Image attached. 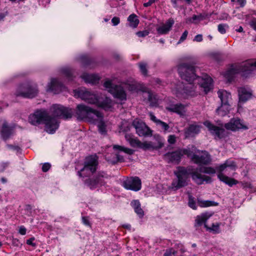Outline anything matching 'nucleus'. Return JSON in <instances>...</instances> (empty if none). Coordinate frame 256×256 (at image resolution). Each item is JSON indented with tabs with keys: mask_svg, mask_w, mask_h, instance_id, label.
Segmentation results:
<instances>
[{
	"mask_svg": "<svg viewBox=\"0 0 256 256\" xmlns=\"http://www.w3.org/2000/svg\"><path fill=\"white\" fill-rule=\"evenodd\" d=\"M73 113L72 108L55 104L50 107V112L44 109L36 110L29 116L28 121L34 126L44 124L46 132L52 134L59 127L60 122L56 118L68 120L72 118Z\"/></svg>",
	"mask_w": 256,
	"mask_h": 256,
	"instance_id": "nucleus-1",
	"label": "nucleus"
},
{
	"mask_svg": "<svg viewBox=\"0 0 256 256\" xmlns=\"http://www.w3.org/2000/svg\"><path fill=\"white\" fill-rule=\"evenodd\" d=\"M174 173L176 178L173 180L171 184V188L174 190L187 186L190 180V176L194 182L198 185L203 184L204 182L210 184L212 182L210 176L202 175L198 171H193L192 166H178Z\"/></svg>",
	"mask_w": 256,
	"mask_h": 256,
	"instance_id": "nucleus-2",
	"label": "nucleus"
},
{
	"mask_svg": "<svg viewBox=\"0 0 256 256\" xmlns=\"http://www.w3.org/2000/svg\"><path fill=\"white\" fill-rule=\"evenodd\" d=\"M236 166L234 161L230 160H228L218 166H217L216 168L212 167H202L198 169L200 172L212 174H214L217 171L218 177L219 180L228 184L230 186H232L238 184V182L234 178H229L222 174V172L226 170L227 168H230L232 170H235Z\"/></svg>",
	"mask_w": 256,
	"mask_h": 256,
	"instance_id": "nucleus-3",
	"label": "nucleus"
},
{
	"mask_svg": "<svg viewBox=\"0 0 256 256\" xmlns=\"http://www.w3.org/2000/svg\"><path fill=\"white\" fill-rule=\"evenodd\" d=\"M74 92L75 96H77L89 104H95L104 109L111 107V100L104 94L92 93L85 88L76 90Z\"/></svg>",
	"mask_w": 256,
	"mask_h": 256,
	"instance_id": "nucleus-4",
	"label": "nucleus"
},
{
	"mask_svg": "<svg viewBox=\"0 0 256 256\" xmlns=\"http://www.w3.org/2000/svg\"><path fill=\"white\" fill-rule=\"evenodd\" d=\"M255 68H256V62H244L239 64L232 66L225 72L224 76L230 82L232 80L234 74L242 72L244 76H246L251 74Z\"/></svg>",
	"mask_w": 256,
	"mask_h": 256,
	"instance_id": "nucleus-5",
	"label": "nucleus"
},
{
	"mask_svg": "<svg viewBox=\"0 0 256 256\" xmlns=\"http://www.w3.org/2000/svg\"><path fill=\"white\" fill-rule=\"evenodd\" d=\"M98 165V156L91 155L86 158L84 166L77 172V174L80 178H84L94 173Z\"/></svg>",
	"mask_w": 256,
	"mask_h": 256,
	"instance_id": "nucleus-6",
	"label": "nucleus"
},
{
	"mask_svg": "<svg viewBox=\"0 0 256 256\" xmlns=\"http://www.w3.org/2000/svg\"><path fill=\"white\" fill-rule=\"evenodd\" d=\"M178 70L180 78L188 82L192 88V83L196 77L195 66L190 63L182 62L178 66Z\"/></svg>",
	"mask_w": 256,
	"mask_h": 256,
	"instance_id": "nucleus-7",
	"label": "nucleus"
},
{
	"mask_svg": "<svg viewBox=\"0 0 256 256\" xmlns=\"http://www.w3.org/2000/svg\"><path fill=\"white\" fill-rule=\"evenodd\" d=\"M178 70L180 78L188 82L192 88V83L196 77L195 66L190 63L182 62L178 66Z\"/></svg>",
	"mask_w": 256,
	"mask_h": 256,
	"instance_id": "nucleus-8",
	"label": "nucleus"
},
{
	"mask_svg": "<svg viewBox=\"0 0 256 256\" xmlns=\"http://www.w3.org/2000/svg\"><path fill=\"white\" fill-rule=\"evenodd\" d=\"M218 95L220 100L221 104L216 108V112L219 116H224L230 112L231 94L226 90H220L218 92Z\"/></svg>",
	"mask_w": 256,
	"mask_h": 256,
	"instance_id": "nucleus-9",
	"label": "nucleus"
},
{
	"mask_svg": "<svg viewBox=\"0 0 256 256\" xmlns=\"http://www.w3.org/2000/svg\"><path fill=\"white\" fill-rule=\"evenodd\" d=\"M212 215V213L210 212H204L196 216L195 220L194 223V227L196 228H198L199 226H200L203 224H204V228L206 229V230L210 232H212L213 234H219L220 232V224L219 222H216L215 224H212V226L209 227L206 224L208 220Z\"/></svg>",
	"mask_w": 256,
	"mask_h": 256,
	"instance_id": "nucleus-10",
	"label": "nucleus"
},
{
	"mask_svg": "<svg viewBox=\"0 0 256 256\" xmlns=\"http://www.w3.org/2000/svg\"><path fill=\"white\" fill-rule=\"evenodd\" d=\"M76 114L78 118L80 120L93 118L94 116L98 118H102L103 117L102 114L100 112L83 104H80L77 106Z\"/></svg>",
	"mask_w": 256,
	"mask_h": 256,
	"instance_id": "nucleus-11",
	"label": "nucleus"
},
{
	"mask_svg": "<svg viewBox=\"0 0 256 256\" xmlns=\"http://www.w3.org/2000/svg\"><path fill=\"white\" fill-rule=\"evenodd\" d=\"M110 177L104 172H99L96 174L86 178L84 180V184L90 189L94 190L104 186L106 183L105 180L108 179Z\"/></svg>",
	"mask_w": 256,
	"mask_h": 256,
	"instance_id": "nucleus-12",
	"label": "nucleus"
},
{
	"mask_svg": "<svg viewBox=\"0 0 256 256\" xmlns=\"http://www.w3.org/2000/svg\"><path fill=\"white\" fill-rule=\"evenodd\" d=\"M38 93L36 86H33L28 84H22L18 86L16 92V96L32 98L35 97Z\"/></svg>",
	"mask_w": 256,
	"mask_h": 256,
	"instance_id": "nucleus-13",
	"label": "nucleus"
},
{
	"mask_svg": "<svg viewBox=\"0 0 256 256\" xmlns=\"http://www.w3.org/2000/svg\"><path fill=\"white\" fill-rule=\"evenodd\" d=\"M132 126L140 136L150 137L152 135V130L140 120H134L132 122Z\"/></svg>",
	"mask_w": 256,
	"mask_h": 256,
	"instance_id": "nucleus-14",
	"label": "nucleus"
},
{
	"mask_svg": "<svg viewBox=\"0 0 256 256\" xmlns=\"http://www.w3.org/2000/svg\"><path fill=\"white\" fill-rule=\"evenodd\" d=\"M123 186L126 190L137 192L141 189V180L138 176L131 177L124 181Z\"/></svg>",
	"mask_w": 256,
	"mask_h": 256,
	"instance_id": "nucleus-15",
	"label": "nucleus"
},
{
	"mask_svg": "<svg viewBox=\"0 0 256 256\" xmlns=\"http://www.w3.org/2000/svg\"><path fill=\"white\" fill-rule=\"evenodd\" d=\"M192 161L198 165H207L211 162L212 159L208 152L202 151L201 154H194L192 156Z\"/></svg>",
	"mask_w": 256,
	"mask_h": 256,
	"instance_id": "nucleus-16",
	"label": "nucleus"
},
{
	"mask_svg": "<svg viewBox=\"0 0 256 256\" xmlns=\"http://www.w3.org/2000/svg\"><path fill=\"white\" fill-rule=\"evenodd\" d=\"M224 128L228 130L236 131L240 129L246 130L248 127L244 124L242 120L238 118H232L230 121L224 124Z\"/></svg>",
	"mask_w": 256,
	"mask_h": 256,
	"instance_id": "nucleus-17",
	"label": "nucleus"
},
{
	"mask_svg": "<svg viewBox=\"0 0 256 256\" xmlns=\"http://www.w3.org/2000/svg\"><path fill=\"white\" fill-rule=\"evenodd\" d=\"M66 90V87L59 80L55 78H52L50 82L48 85V90L58 94Z\"/></svg>",
	"mask_w": 256,
	"mask_h": 256,
	"instance_id": "nucleus-18",
	"label": "nucleus"
},
{
	"mask_svg": "<svg viewBox=\"0 0 256 256\" xmlns=\"http://www.w3.org/2000/svg\"><path fill=\"white\" fill-rule=\"evenodd\" d=\"M202 128L200 124H198L196 122L189 124L184 130L185 138H191L196 136L200 132Z\"/></svg>",
	"mask_w": 256,
	"mask_h": 256,
	"instance_id": "nucleus-19",
	"label": "nucleus"
},
{
	"mask_svg": "<svg viewBox=\"0 0 256 256\" xmlns=\"http://www.w3.org/2000/svg\"><path fill=\"white\" fill-rule=\"evenodd\" d=\"M182 157V153L180 150L176 151L166 152L164 155V159L168 163L178 164Z\"/></svg>",
	"mask_w": 256,
	"mask_h": 256,
	"instance_id": "nucleus-20",
	"label": "nucleus"
},
{
	"mask_svg": "<svg viewBox=\"0 0 256 256\" xmlns=\"http://www.w3.org/2000/svg\"><path fill=\"white\" fill-rule=\"evenodd\" d=\"M204 125L208 128L211 134L215 136V138H222L223 137L224 129L220 128L208 121L205 122Z\"/></svg>",
	"mask_w": 256,
	"mask_h": 256,
	"instance_id": "nucleus-21",
	"label": "nucleus"
},
{
	"mask_svg": "<svg viewBox=\"0 0 256 256\" xmlns=\"http://www.w3.org/2000/svg\"><path fill=\"white\" fill-rule=\"evenodd\" d=\"M110 93L115 98L120 100H124L126 99V92L120 86L115 85L114 88L110 90Z\"/></svg>",
	"mask_w": 256,
	"mask_h": 256,
	"instance_id": "nucleus-22",
	"label": "nucleus"
},
{
	"mask_svg": "<svg viewBox=\"0 0 256 256\" xmlns=\"http://www.w3.org/2000/svg\"><path fill=\"white\" fill-rule=\"evenodd\" d=\"M174 20L172 18L168 19L165 24L156 28V31L159 34H166L170 30L173 24H174Z\"/></svg>",
	"mask_w": 256,
	"mask_h": 256,
	"instance_id": "nucleus-23",
	"label": "nucleus"
},
{
	"mask_svg": "<svg viewBox=\"0 0 256 256\" xmlns=\"http://www.w3.org/2000/svg\"><path fill=\"white\" fill-rule=\"evenodd\" d=\"M166 109L169 112H175L180 115H184L186 112L184 106L180 103L170 104L166 106Z\"/></svg>",
	"mask_w": 256,
	"mask_h": 256,
	"instance_id": "nucleus-24",
	"label": "nucleus"
},
{
	"mask_svg": "<svg viewBox=\"0 0 256 256\" xmlns=\"http://www.w3.org/2000/svg\"><path fill=\"white\" fill-rule=\"evenodd\" d=\"M198 78H200V77ZM201 79L202 82L200 83V86L204 88L205 93L207 94L212 88V80L210 77L208 76H206L204 78H202Z\"/></svg>",
	"mask_w": 256,
	"mask_h": 256,
	"instance_id": "nucleus-25",
	"label": "nucleus"
},
{
	"mask_svg": "<svg viewBox=\"0 0 256 256\" xmlns=\"http://www.w3.org/2000/svg\"><path fill=\"white\" fill-rule=\"evenodd\" d=\"M238 92L239 102L244 103L246 102L251 98L252 96V92L244 88H240Z\"/></svg>",
	"mask_w": 256,
	"mask_h": 256,
	"instance_id": "nucleus-26",
	"label": "nucleus"
},
{
	"mask_svg": "<svg viewBox=\"0 0 256 256\" xmlns=\"http://www.w3.org/2000/svg\"><path fill=\"white\" fill-rule=\"evenodd\" d=\"M12 128L8 126V123L4 122L2 126L1 136L4 140H8L12 134Z\"/></svg>",
	"mask_w": 256,
	"mask_h": 256,
	"instance_id": "nucleus-27",
	"label": "nucleus"
},
{
	"mask_svg": "<svg viewBox=\"0 0 256 256\" xmlns=\"http://www.w3.org/2000/svg\"><path fill=\"white\" fill-rule=\"evenodd\" d=\"M80 77L86 82L92 84L98 82L100 80L99 76L95 74H88L84 73L80 76Z\"/></svg>",
	"mask_w": 256,
	"mask_h": 256,
	"instance_id": "nucleus-28",
	"label": "nucleus"
},
{
	"mask_svg": "<svg viewBox=\"0 0 256 256\" xmlns=\"http://www.w3.org/2000/svg\"><path fill=\"white\" fill-rule=\"evenodd\" d=\"M125 138L131 146L133 148H140L141 142L137 138H134V136L130 134H126Z\"/></svg>",
	"mask_w": 256,
	"mask_h": 256,
	"instance_id": "nucleus-29",
	"label": "nucleus"
},
{
	"mask_svg": "<svg viewBox=\"0 0 256 256\" xmlns=\"http://www.w3.org/2000/svg\"><path fill=\"white\" fill-rule=\"evenodd\" d=\"M134 208V212L140 218L144 216V212L140 207V204L138 200H133L130 204Z\"/></svg>",
	"mask_w": 256,
	"mask_h": 256,
	"instance_id": "nucleus-30",
	"label": "nucleus"
},
{
	"mask_svg": "<svg viewBox=\"0 0 256 256\" xmlns=\"http://www.w3.org/2000/svg\"><path fill=\"white\" fill-rule=\"evenodd\" d=\"M147 96L150 105L152 106H156L158 105V98L157 95L148 91L146 92Z\"/></svg>",
	"mask_w": 256,
	"mask_h": 256,
	"instance_id": "nucleus-31",
	"label": "nucleus"
},
{
	"mask_svg": "<svg viewBox=\"0 0 256 256\" xmlns=\"http://www.w3.org/2000/svg\"><path fill=\"white\" fill-rule=\"evenodd\" d=\"M60 72L68 80H73L74 72L70 68L68 67L62 68L60 69Z\"/></svg>",
	"mask_w": 256,
	"mask_h": 256,
	"instance_id": "nucleus-32",
	"label": "nucleus"
},
{
	"mask_svg": "<svg viewBox=\"0 0 256 256\" xmlns=\"http://www.w3.org/2000/svg\"><path fill=\"white\" fill-rule=\"evenodd\" d=\"M128 20L130 22V26L133 28H136L140 22L137 16L134 14L129 16Z\"/></svg>",
	"mask_w": 256,
	"mask_h": 256,
	"instance_id": "nucleus-33",
	"label": "nucleus"
},
{
	"mask_svg": "<svg viewBox=\"0 0 256 256\" xmlns=\"http://www.w3.org/2000/svg\"><path fill=\"white\" fill-rule=\"evenodd\" d=\"M113 148L115 150H118L121 152H124L126 154H127L130 155H132L134 153V150L126 148L123 146H120L119 145H114L113 146Z\"/></svg>",
	"mask_w": 256,
	"mask_h": 256,
	"instance_id": "nucleus-34",
	"label": "nucleus"
},
{
	"mask_svg": "<svg viewBox=\"0 0 256 256\" xmlns=\"http://www.w3.org/2000/svg\"><path fill=\"white\" fill-rule=\"evenodd\" d=\"M78 58L80 62L84 66H87L89 65L92 62V60L89 58V56L86 54L81 55Z\"/></svg>",
	"mask_w": 256,
	"mask_h": 256,
	"instance_id": "nucleus-35",
	"label": "nucleus"
},
{
	"mask_svg": "<svg viewBox=\"0 0 256 256\" xmlns=\"http://www.w3.org/2000/svg\"><path fill=\"white\" fill-rule=\"evenodd\" d=\"M196 148L194 146H192V148H188L184 149H180V152L182 153V156L184 154L188 156H191L192 158V156L194 154V151L195 150Z\"/></svg>",
	"mask_w": 256,
	"mask_h": 256,
	"instance_id": "nucleus-36",
	"label": "nucleus"
},
{
	"mask_svg": "<svg viewBox=\"0 0 256 256\" xmlns=\"http://www.w3.org/2000/svg\"><path fill=\"white\" fill-rule=\"evenodd\" d=\"M138 66L140 70L141 73L144 76L148 75V70H147V64L144 62H140L138 63Z\"/></svg>",
	"mask_w": 256,
	"mask_h": 256,
	"instance_id": "nucleus-37",
	"label": "nucleus"
},
{
	"mask_svg": "<svg viewBox=\"0 0 256 256\" xmlns=\"http://www.w3.org/2000/svg\"><path fill=\"white\" fill-rule=\"evenodd\" d=\"M98 132L100 134L105 135L106 134V126L104 122L100 120L98 124Z\"/></svg>",
	"mask_w": 256,
	"mask_h": 256,
	"instance_id": "nucleus-38",
	"label": "nucleus"
},
{
	"mask_svg": "<svg viewBox=\"0 0 256 256\" xmlns=\"http://www.w3.org/2000/svg\"><path fill=\"white\" fill-rule=\"evenodd\" d=\"M139 148H142V150H148L154 149V146H152L151 142H141Z\"/></svg>",
	"mask_w": 256,
	"mask_h": 256,
	"instance_id": "nucleus-39",
	"label": "nucleus"
},
{
	"mask_svg": "<svg viewBox=\"0 0 256 256\" xmlns=\"http://www.w3.org/2000/svg\"><path fill=\"white\" fill-rule=\"evenodd\" d=\"M217 203L210 200H204L200 202V205L202 207H208L210 206H213L217 205Z\"/></svg>",
	"mask_w": 256,
	"mask_h": 256,
	"instance_id": "nucleus-40",
	"label": "nucleus"
},
{
	"mask_svg": "<svg viewBox=\"0 0 256 256\" xmlns=\"http://www.w3.org/2000/svg\"><path fill=\"white\" fill-rule=\"evenodd\" d=\"M114 160L108 159V162L111 163L112 164H115L117 163L118 161H122L123 160V157L118 154H115L114 156Z\"/></svg>",
	"mask_w": 256,
	"mask_h": 256,
	"instance_id": "nucleus-41",
	"label": "nucleus"
},
{
	"mask_svg": "<svg viewBox=\"0 0 256 256\" xmlns=\"http://www.w3.org/2000/svg\"><path fill=\"white\" fill-rule=\"evenodd\" d=\"M228 28V26L227 24H221L218 25V31L222 34H224L226 32V30Z\"/></svg>",
	"mask_w": 256,
	"mask_h": 256,
	"instance_id": "nucleus-42",
	"label": "nucleus"
},
{
	"mask_svg": "<svg viewBox=\"0 0 256 256\" xmlns=\"http://www.w3.org/2000/svg\"><path fill=\"white\" fill-rule=\"evenodd\" d=\"M188 206H190V207L194 210H196V202L194 200V198L191 195H189L188 196Z\"/></svg>",
	"mask_w": 256,
	"mask_h": 256,
	"instance_id": "nucleus-43",
	"label": "nucleus"
},
{
	"mask_svg": "<svg viewBox=\"0 0 256 256\" xmlns=\"http://www.w3.org/2000/svg\"><path fill=\"white\" fill-rule=\"evenodd\" d=\"M158 123L157 125L160 126L162 129L164 130V132H166L169 129L170 126L166 122H164L160 120V121H158Z\"/></svg>",
	"mask_w": 256,
	"mask_h": 256,
	"instance_id": "nucleus-44",
	"label": "nucleus"
},
{
	"mask_svg": "<svg viewBox=\"0 0 256 256\" xmlns=\"http://www.w3.org/2000/svg\"><path fill=\"white\" fill-rule=\"evenodd\" d=\"M104 86L106 88L108 89V91L110 92V90L114 88V86L112 84L111 80H108L106 81L104 84Z\"/></svg>",
	"mask_w": 256,
	"mask_h": 256,
	"instance_id": "nucleus-45",
	"label": "nucleus"
},
{
	"mask_svg": "<svg viewBox=\"0 0 256 256\" xmlns=\"http://www.w3.org/2000/svg\"><path fill=\"white\" fill-rule=\"evenodd\" d=\"M188 34V32L187 30H185L182 34V36H180L178 44H180L181 42H183L184 40H185L186 38V37Z\"/></svg>",
	"mask_w": 256,
	"mask_h": 256,
	"instance_id": "nucleus-46",
	"label": "nucleus"
},
{
	"mask_svg": "<svg viewBox=\"0 0 256 256\" xmlns=\"http://www.w3.org/2000/svg\"><path fill=\"white\" fill-rule=\"evenodd\" d=\"M149 32L148 30L140 31L136 32V35L138 37H145L148 36Z\"/></svg>",
	"mask_w": 256,
	"mask_h": 256,
	"instance_id": "nucleus-47",
	"label": "nucleus"
},
{
	"mask_svg": "<svg viewBox=\"0 0 256 256\" xmlns=\"http://www.w3.org/2000/svg\"><path fill=\"white\" fill-rule=\"evenodd\" d=\"M6 146L8 148L12 149L17 152H18L20 150V148L18 146H14L12 144H7Z\"/></svg>",
	"mask_w": 256,
	"mask_h": 256,
	"instance_id": "nucleus-48",
	"label": "nucleus"
},
{
	"mask_svg": "<svg viewBox=\"0 0 256 256\" xmlns=\"http://www.w3.org/2000/svg\"><path fill=\"white\" fill-rule=\"evenodd\" d=\"M50 166H50V164H49L48 162H46V163L44 164L42 166V172H48L50 170Z\"/></svg>",
	"mask_w": 256,
	"mask_h": 256,
	"instance_id": "nucleus-49",
	"label": "nucleus"
},
{
	"mask_svg": "<svg viewBox=\"0 0 256 256\" xmlns=\"http://www.w3.org/2000/svg\"><path fill=\"white\" fill-rule=\"evenodd\" d=\"M82 222L84 225H86V226H90V223L89 221V219H88V217L82 216Z\"/></svg>",
	"mask_w": 256,
	"mask_h": 256,
	"instance_id": "nucleus-50",
	"label": "nucleus"
},
{
	"mask_svg": "<svg viewBox=\"0 0 256 256\" xmlns=\"http://www.w3.org/2000/svg\"><path fill=\"white\" fill-rule=\"evenodd\" d=\"M9 163L8 162H2L0 164V172H2L8 166Z\"/></svg>",
	"mask_w": 256,
	"mask_h": 256,
	"instance_id": "nucleus-51",
	"label": "nucleus"
},
{
	"mask_svg": "<svg viewBox=\"0 0 256 256\" xmlns=\"http://www.w3.org/2000/svg\"><path fill=\"white\" fill-rule=\"evenodd\" d=\"M168 250H172L174 252H171V254L174 256H183L182 254H179V251L175 250L174 248H170L168 249Z\"/></svg>",
	"mask_w": 256,
	"mask_h": 256,
	"instance_id": "nucleus-52",
	"label": "nucleus"
},
{
	"mask_svg": "<svg viewBox=\"0 0 256 256\" xmlns=\"http://www.w3.org/2000/svg\"><path fill=\"white\" fill-rule=\"evenodd\" d=\"M120 22V18L118 17H114L112 20V22L114 26L118 25Z\"/></svg>",
	"mask_w": 256,
	"mask_h": 256,
	"instance_id": "nucleus-53",
	"label": "nucleus"
},
{
	"mask_svg": "<svg viewBox=\"0 0 256 256\" xmlns=\"http://www.w3.org/2000/svg\"><path fill=\"white\" fill-rule=\"evenodd\" d=\"M168 142L170 144H174L176 142V136L174 135H170L168 138Z\"/></svg>",
	"mask_w": 256,
	"mask_h": 256,
	"instance_id": "nucleus-54",
	"label": "nucleus"
},
{
	"mask_svg": "<svg viewBox=\"0 0 256 256\" xmlns=\"http://www.w3.org/2000/svg\"><path fill=\"white\" fill-rule=\"evenodd\" d=\"M150 120L154 122L156 124H158V121H160V120L156 118L154 116V114L152 112L150 113Z\"/></svg>",
	"mask_w": 256,
	"mask_h": 256,
	"instance_id": "nucleus-55",
	"label": "nucleus"
},
{
	"mask_svg": "<svg viewBox=\"0 0 256 256\" xmlns=\"http://www.w3.org/2000/svg\"><path fill=\"white\" fill-rule=\"evenodd\" d=\"M202 40V34H197L195 36L194 39V41H196L197 42H201Z\"/></svg>",
	"mask_w": 256,
	"mask_h": 256,
	"instance_id": "nucleus-56",
	"label": "nucleus"
},
{
	"mask_svg": "<svg viewBox=\"0 0 256 256\" xmlns=\"http://www.w3.org/2000/svg\"><path fill=\"white\" fill-rule=\"evenodd\" d=\"M34 240V238L32 237L26 240V244L28 245L32 246H36V244L33 242V241Z\"/></svg>",
	"mask_w": 256,
	"mask_h": 256,
	"instance_id": "nucleus-57",
	"label": "nucleus"
},
{
	"mask_svg": "<svg viewBox=\"0 0 256 256\" xmlns=\"http://www.w3.org/2000/svg\"><path fill=\"white\" fill-rule=\"evenodd\" d=\"M156 0H149L148 2L144 4V7L150 6L152 4L154 3Z\"/></svg>",
	"mask_w": 256,
	"mask_h": 256,
	"instance_id": "nucleus-58",
	"label": "nucleus"
},
{
	"mask_svg": "<svg viewBox=\"0 0 256 256\" xmlns=\"http://www.w3.org/2000/svg\"><path fill=\"white\" fill-rule=\"evenodd\" d=\"M19 232L22 235H24L26 234V228L24 226H20L19 229Z\"/></svg>",
	"mask_w": 256,
	"mask_h": 256,
	"instance_id": "nucleus-59",
	"label": "nucleus"
},
{
	"mask_svg": "<svg viewBox=\"0 0 256 256\" xmlns=\"http://www.w3.org/2000/svg\"><path fill=\"white\" fill-rule=\"evenodd\" d=\"M250 26L254 30L256 31V20L250 22Z\"/></svg>",
	"mask_w": 256,
	"mask_h": 256,
	"instance_id": "nucleus-60",
	"label": "nucleus"
},
{
	"mask_svg": "<svg viewBox=\"0 0 256 256\" xmlns=\"http://www.w3.org/2000/svg\"><path fill=\"white\" fill-rule=\"evenodd\" d=\"M240 7H244L246 4V0H236Z\"/></svg>",
	"mask_w": 256,
	"mask_h": 256,
	"instance_id": "nucleus-61",
	"label": "nucleus"
},
{
	"mask_svg": "<svg viewBox=\"0 0 256 256\" xmlns=\"http://www.w3.org/2000/svg\"><path fill=\"white\" fill-rule=\"evenodd\" d=\"M229 17V16L228 14L226 13H224L222 14L220 16V20H227L228 18Z\"/></svg>",
	"mask_w": 256,
	"mask_h": 256,
	"instance_id": "nucleus-62",
	"label": "nucleus"
},
{
	"mask_svg": "<svg viewBox=\"0 0 256 256\" xmlns=\"http://www.w3.org/2000/svg\"><path fill=\"white\" fill-rule=\"evenodd\" d=\"M172 250H168V249L166 250V252H164V256H172L171 254V252H171Z\"/></svg>",
	"mask_w": 256,
	"mask_h": 256,
	"instance_id": "nucleus-63",
	"label": "nucleus"
},
{
	"mask_svg": "<svg viewBox=\"0 0 256 256\" xmlns=\"http://www.w3.org/2000/svg\"><path fill=\"white\" fill-rule=\"evenodd\" d=\"M199 18V16L196 15H193L191 19L190 20L191 22H193L194 20H198Z\"/></svg>",
	"mask_w": 256,
	"mask_h": 256,
	"instance_id": "nucleus-64",
	"label": "nucleus"
}]
</instances>
